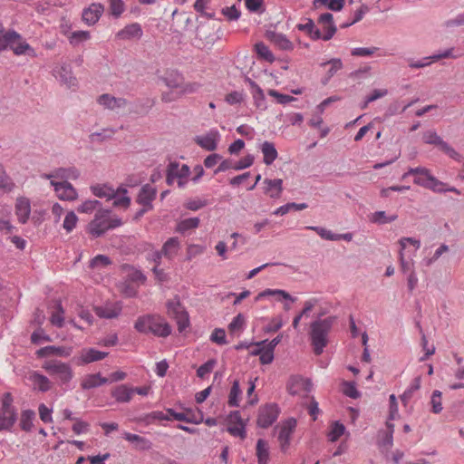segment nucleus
<instances>
[{"label": "nucleus", "instance_id": "obj_1", "mask_svg": "<svg viewBox=\"0 0 464 464\" xmlns=\"http://www.w3.org/2000/svg\"><path fill=\"white\" fill-rule=\"evenodd\" d=\"M335 321V317L328 316L324 319H317L310 325L309 338L314 353L316 355L323 353L328 344V335Z\"/></svg>", "mask_w": 464, "mask_h": 464}, {"label": "nucleus", "instance_id": "obj_2", "mask_svg": "<svg viewBox=\"0 0 464 464\" xmlns=\"http://www.w3.org/2000/svg\"><path fill=\"white\" fill-rule=\"evenodd\" d=\"M122 225L120 218H111V210L99 209L94 218L88 225V232L92 237L103 236L108 230L114 229Z\"/></svg>", "mask_w": 464, "mask_h": 464}, {"label": "nucleus", "instance_id": "obj_3", "mask_svg": "<svg viewBox=\"0 0 464 464\" xmlns=\"http://www.w3.org/2000/svg\"><path fill=\"white\" fill-rule=\"evenodd\" d=\"M413 176V183L424 188L430 189L436 193H441L445 183L434 177L430 170L425 167L410 168L403 175L402 179Z\"/></svg>", "mask_w": 464, "mask_h": 464}, {"label": "nucleus", "instance_id": "obj_4", "mask_svg": "<svg viewBox=\"0 0 464 464\" xmlns=\"http://www.w3.org/2000/svg\"><path fill=\"white\" fill-rule=\"evenodd\" d=\"M400 265L403 274L414 271V263L412 260L416 251L420 247V241L413 237H401L399 240Z\"/></svg>", "mask_w": 464, "mask_h": 464}, {"label": "nucleus", "instance_id": "obj_5", "mask_svg": "<svg viewBox=\"0 0 464 464\" xmlns=\"http://www.w3.org/2000/svg\"><path fill=\"white\" fill-rule=\"evenodd\" d=\"M13 403L12 394L10 392L4 393L0 407V431H11L17 420V409Z\"/></svg>", "mask_w": 464, "mask_h": 464}, {"label": "nucleus", "instance_id": "obj_6", "mask_svg": "<svg viewBox=\"0 0 464 464\" xmlns=\"http://www.w3.org/2000/svg\"><path fill=\"white\" fill-rule=\"evenodd\" d=\"M43 368L53 377L57 379L60 385H67L73 378V371L69 363L59 360H48Z\"/></svg>", "mask_w": 464, "mask_h": 464}, {"label": "nucleus", "instance_id": "obj_7", "mask_svg": "<svg viewBox=\"0 0 464 464\" xmlns=\"http://www.w3.org/2000/svg\"><path fill=\"white\" fill-rule=\"evenodd\" d=\"M280 409L276 403H266L259 407L256 424L258 427L267 429L278 418Z\"/></svg>", "mask_w": 464, "mask_h": 464}, {"label": "nucleus", "instance_id": "obj_8", "mask_svg": "<svg viewBox=\"0 0 464 464\" xmlns=\"http://www.w3.org/2000/svg\"><path fill=\"white\" fill-rule=\"evenodd\" d=\"M296 420L295 418H288L282 421L280 430L278 433V441L280 443V450L285 453L290 446L291 437L296 427Z\"/></svg>", "mask_w": 464, "mask_h": 464}, {"label": "nucleus", "instance_id": "obj_9", "mask_svg": "<svg viewBox=\"0 0 464 464\" xmlns=\"http://www.w3.org/2000/svg\"><path fill=\"white\" fill-rule=\"evenodd\" d=\"M167 308L169 314L173 315L179 324V330L181 332L188 324V313L184 310L179 298L175 296L167 302Z\"/></svg>", "mask_w": 464, "mask_h": 464}, {"label": "nucleus", "instance_id": "obj_10", "mask_svg": "<svg viewBox=\"0 0 464 464\" xmlns=\"http://www.w3.org/2000/svg\"><path fill=\"white\" fill-rule=\"evenodd\" d=\"M220 133L219 131L213 128L210 129L204 135H198L194 138V141L197 145H198L201 149L207 151H214L218 149V142L220 140Z\"/></svg>", "mask_w": 464, "mask_h": 464}, {"label": "nucleus", "instance_id": "obj_11", "mask_svg": "<svg viewBox=\"0 0 464 464\" xmlns=\"http://www.w3.org/2000/svg\"><path fill=\"white\" fill-rule=\"evenodd\" d=\"M51 185L53 187L58 198L62 200L72 201L78 197L76 189L66 180L61 182L51 180Z\"/></svg>", "mask_w": 464, "mask_h": 464}, {"label": "nucleus", "instance_id": "obj_12", "mask_svg": "<svg viewBox=\"0 0 464 464\" xmlns=\"http://www.w3.org/2000/svg\"><path fill=\"white\" fill-rule=\"evenodd\" d=\"M453 49L450 48L443 52L434 53L428 57H423L419 61L409 59V67L412 69H420L430 65L432 62H437L440 59L455 57L452 53Z\"/></svg>", "mask_w": 464, "mask_h": 464}, {"label": "nucleus", "instance_id": "obj_13", "mask_svg": "<svg viewBox=\"0 0 464 464\" xmlns=\"http://www.w3.org/2000/svg\"><path fill=\"white\" fill-rule=\"evenodd\" d=\"M104 12V5L101 3H92L82 10V21L89 26L95 24Z\"/></svg>", "mask_w": 464, "mask_h": 464}, {"label": "nucleus", "instance_id": "obj_14", "mask_svg": "<svg viewBox=\"0 0 464 464\" xmlns=\"http://www.w3.org/2000/svg\"><path fill=\"white\" fill-rule=\"evenodd\" d=\"M54 76L68 88L77 86L78 81L73 75L72 67L70 64L63 63L54 70Z\"/></svg>", "mask_w": 464, "mask_h": 464}, {"label": "nucleus", "instance_id": "obj_15", "mask_svg": "<svg viewBox=\"0 0 464 464\" xmlns=\"http://www.w3.org/2000/svg\"><path fill=\"white\" fill-rule=\"evenodd\" d=\"M157 196V188L150 184H145L141 186L139 194L136 198V202L142 207H147L148 208H153V200Z\"/></svg>", "mask_w": 464, "mask_h": 464}, {"label": "nucleus", "instance_id": "obj_16", "mask_svg": "<svg viewBox=\"0 0 464 464\" xmlns=\"http://www.w3.org/2000/svg\"><path fill=\"white\" fill-rule=\"evenodd\" d=\"M266 37L276 47L282 51H292L294 50V44L288 39V37L282 34L275 31H266Z\"/></svg>", "mask_w": 464, "mask_h": 464}, {"label": "nucleus", "instance_id": "obj_17", "mask_svg": "<svg viewBox=\"0 0 464 464\" xmlns=\"http://www.w3.org/2000/svg\"><path fill=\"white\" fill-rule=\"evenodd\" d=\"M95 314L100 318L113 319L117 318L122 310L120 303L106 304L105 305H97L93 308Z\"/></svg>", "mask_w": 464, "mask_h": 464}, {"label": "nucleus", "instance_id": "obj_18", "mask_svg": "<svg viewBox=\"0 0 464 464\" xmlns=\"http://www.w3.org/2000/svg\"><path fill=\"white\" fill-rule=\"evenodd\" d=\"M14 212L21 224H26L31 214V203L27 198L20 197L16 199Z\"/></svg>", "mask_w": 464, "mask_h": 464}, {"label": "nucleus", "instance_id": "obj_19", "mask_svg": "<svg viewBox=\"0 0 464 464\" xmlns=\"http://www.w3.org/2000/svg\"><path fill=\"white\" fill-rule=\"evenodd\" d=\"M143 34L141 25L139 23H132L126 25L116 34L120 40L140 39Z\"/></svg>", "mask_w": 464, "mask_h": 464}, {"label": "nucleus", "instance_id": "obj_20", "mask_svg": "<svg viewBox=\"0 0 464 464\" xmlns=\"http://www.w3.org/2000/svg\"><path fill=\"white\" fill-rule=\"evenodd\" d=\"M150 334L166 338L171 334V327L160 315L154 314V320H152Z\"/></svg>", "mask_w": 464, "mask_h": 464}, {"label": "nucleus", "instance_id": "obj_21", "mask_svg": "<svg viewBox=\"0 0 464 464\" xmlns=\"http://www.w3.org/2000/svg\"><path fill=\"white\" fill-rule=\"evenodd\" d=\"M109 353L96 350L94 348H84L81 351L79 358L80 364H88L101 361L108 356Z\"/></svg>", "mask_w": 464, "mask_h": 464}, {"label": "nucleus", "instance_id": "obj_22", "mask_svg": "<svg viewBox=\"0 0 464 464\" xmlns=\"http://www.w3.org/2000/svg\"><path fill=\"white\" fill-rule=\"evenodd\" d=\"M98 103L109 110H114L116 108H124L128 101L125 98H116L105 93L99 96Z\"/></svg>", "mask_w": 464, "mask_h": 464}, {"label": "nucleus", "instance_id": "obj_23", "mask_svg": "<svg viewBox=\"0 0 464 464\" xmlns=\"http://www.w3.org/2000/svg\"><path fill=\"white\" fill-rule=\"evenodd\" d=\"M29 381L33 383L34 389L41 392H46L52 387L50 380L37 371L31 372Z\"/></svg>", "mask_w": 464, "mask_h": 464}, {"label": "nucleus", "instance_id": "obj_24", "mask_svg": "<svg viewBox=\"0 0 464 464\" xmlns=\"http://www.w3.org/2000/svg\"><path fill=\"white\" fill-rule=\"evenodd\" d=\"M109 382V379L102 377L100 372L93 374H87L83 377L81 387L83 390H91L100 387Z\"/></svg>", "mask_w": 464, "mask_h": 464}, {"label": "nucleus", "instance_id": "obj_25", "mask_svg": "<svg viewBox=\"0 0 464 464\" xmlns=\"http://www.w3.org/2000/svg\"><path fill=\"white\" fill-rule=\"evenodd\" d=\"M123 438L139 450H149L152 447V443L150 440L137 434L124 432Z\"/></svg>", "mask_w": 464, "mask_h": 464}, {"label": "nucleus", "instance_id": "obj_26", "mask_svg": "<svg viewBox=\"0 0 464 464\" xmlns=\"http://www.w3.org/2000/svg\"><path fill=\"white\" fill-rule=\"evenodd\" d=\"M111 395L119 403H128L132 399V391L126 384H120L111 390Z\"/></svg>", "mask_w": 464, "mask_h": 464}, {"label": "nucleus", "instance_id": "obj_27", "mask_svg": "<svg viewBox=\"0 0 464 464\" xmlns=\"http://www.w3.org/2000/svg\"><path fill=\"white\" fill-rule=\"evenodd\" d=\"M260 150L263 154V162L269 166L277 159L278 152L273 142L266 140L260 145Z\"/></svg>", "mask_w": 464, "mask_h": 464}, {"label": "nucleus", "instance_id": "obj_28", "mask_svg": "<svg viewBox=\"0 0 464 464\" xmlns=\"http://www.w3.org/2000/svg\"><path fill=\"white\" fill-rule=\"evenodd\" d=\"M264 184L265 194H267L272 198H279L283 190V180L281 179H265Z\"/></svg>", "mask_w": 464, "mask_h": 464}, {"label": "nucleus", "instance_id": "obj_29", "mask_svg": "<svg viewBox=\"0 0 464 464\" xmlns=\"http://www.w3.org/2000/svg\"><path fill=\"white\" fill-rule=\"evenodd\" d=\"M71 348L59 347L54 345L45 346L36 352V355L40 358L52 355L68 357L71 355Z\"/></svg>", "mask_w": 464, "mask_h": 464}, {"label": "nucleus", "instance_id": "obj_30", "mask_svg": "<svg viewBox=\"0 0 464 464\" xmlns=\"http://www.w3.org/2000/svg\"><path fill=\"white\" fill-rule=\"evenodd\" d=\"M8 47L13 50L15 55H28L30 57L36 56L34 49L23 40L22 36L21 40H16L14 44H10Z\"/></svg>", "mask_w": 464, "mask_h": 464}, {"label": "nucleus", "instance_id": "obj_31", "mask_svg": "<svg viewBox=\"0 0 464 464\" xmlns=\"http://www.w3.org/2000/svg\"><path fill=\"white\" fill-rule=\"evenodd\" d=\"M305 24H297L296 28L299 31L304 32L307 35L313 40L317 41L322 37V32L320 29L316 28L314 25V22L311 18H305Z\"/></svg>", "mask_w": 464, "mask_h": 464}, {"label": "nucleus", "instance_id": "obj_32", "mask_svg": "<svg viewBox=\"0 0 464 464\" xmlns=\"http://www.w3.org/2000/svg\"><path fill=\"white\" fill-rule=\"evenodd\" d=\"M15 188L13 179L7 174L3 165L0 164V197L12 192Z\"/></svg>", "mask_w": 464, "mask_h": 464}, {"label": "nucleus", "instance_id": "obj_33", "mask_svg": "<svg viewBox=\"0 0 464 464\" xmlns=\"http://www.w3.org/2000/svg\"><path fill=\"white\" fill-rule=\"evenodd\" d=\"M246 82L249 83L250 87L252 88V95L255 102V105L258 109H265L266 108V98L263 90L260 88V86L251 80L250 78L246 79Z\"/></svg>", "mask_w": 464, "mask_h": 464}, {"label": "nucleus", "instance_id": "obj_34", "mask_svg": "<svg viewBox=\"0 0 464 464\" xmlns=\"http://www.w3.org/2000/svg\"><path fill=\"white\" fill-rule=\"evenodd\" d=\"M180 247V243L178 237L169 238L163 245L161 252L169 259H172L177 254Z\"/></svg>", "mask_w": 464, "mask_h": 464}, {"label": "nucleus", "instance_id": "obj_35", "mask_svg": "<svg viewBox=\"0 0 464 464\" xmlns=\"http://www.w3.org/2000/svg\"><path fill=\"white\" fill-rule=\"evenodd\" d=\"M269 296H277L278 300H280V297L285 300H290L291 302H295V298L292 297L286 291L280 290V289H266L262 292H260L256 296V302L260 301L261 299L269 297Z\"/></svg>", "mask_w": 464, "mask_h": 464}, {"label": "nucleus", "instance_id": "obj_36", "mask_svg": "<svg viewBox=\"0 0 464 464\" xmlns=\"http://www.w3.org/2000/svg\"><path fill=\"white\" fill-rule=\"evenodd\" d=\"M16 40H21V34L14 30L0 33V52L6 50L8 45L14 44Z\"/></svg>", "mask_w": 464, "mask_h": 464}, {"label": "nucleus", "instance_id": "obj_37", "mask_svg": "<svg viewBox=\"0 0 464 464\" xmlns=\"http://www.w3.org/2000/svg\"><path fill=\"white\" fill-rule=\"evenodd\" d=\"M152 320H154V314L139 316L134 324L135 330L140 334H150Z\"/></svg>", "mask_w": 464, "mask_h": 464}, {"label": "nucleus", "instance_id": "obj_38", "mask_svg": "<svg viewBox=\"0 0 464 464\" xmlns=\"http://www.w3.org/2000/svg\"><path fill=\"white\" fill-rule=\"evenodd\" d=\"M160 80L169 89H177L181 84L182 77L177 71H169Z\"/></svg>", "mask_w": 464, "mask_h": 464}, {"label": "nucleus", "instance_id": "obj_39", "mask_svg": "<svg viewBox=\"0 0 464 464\" xmlns=\"http://www.w3.org/2000/svg\"><path fill=\"white\" fill-rule=\"evenodd\" d=\"M35 412L33 410H24L21 413L20 427L24 431H31L34 426Z\"/></svg>", "mask_w": 464, "mask_h": 464}, {"label": "nucleus", "instance_id": "obj_40", "mask_svg": "<svg viewBox=\"0 0 464 464\" xmlns=\"http://www.w3.org/2000/svg\"><path fill=\"white\" fill-rule=\"evenodd\" d=\"M200 220L198 218H189L179 221L177 225L176 231L180 234H186L191 229H195L199 226Z\"/></svg>", "mask_w": 464, "mask_h": 464}, {"label": "nucleus", "instance_id": "obj_41", "mask_svg": "<svg viewBox=\"0 0 464 464\" xmlns=\"http://www.w3.org/2000/svg\"><path fill=\"white\" fill-rule=\"evenodd\" d=\"M256 457L258 464H267L269 459V450L267 443L263 439L256 442Z\"/></svg>", "mask_w": 464, "mask_h": 464}, {"label": "nucleus", "instance_id": "obj_42", "mask_svg": "<svg viewBox=\"0 0 464 464\" xmlns=\"http://www.w3.org/2000/svg\"><path fill=\"white\" fill-rule=\"evenodd\" d=\"M307 207L308 206L306 203L290 202V203H286V204L277 208L273 212V214L276 216H284V215L287 214L288 212H290L291 210L300 211V210H304V209L307 208Z\"/></svg>", "mask_w": 464, "mask_h": 464}, {"label": "nucleus", "instance_id": "obj_43", "mask_svg": "<svg viewBox=\"0 0 464 464\" xmlns=\"http://www.w3.org/2000/svg\"><path fill=\"white\" fill-rule=\"evenodd\" d=\"M92 194L98 198H115V190L106 185H94L91 187Z\"/></svg>", "mask_w": 464, "mask_h": 464}, {"label": "nucleus", "instance_id": "obj_44", "mask_svg": "<svg viewBox=\"0 0 464 464\" xmlns=\"http://www.w3.org/2000/svg\"><path fill=\"white\" fill-rule=\"evenodd\" d=\"M242 392L239 387V382L235 380L232 383V387L230 389L228 394L227 404L230 407H238L239 406V398Z\"/></svg>", "mask_w": 464, "mask_h": 464}, {"label": "nucleus", "instance_id": "obj_45", "mask_svg": "<svg viewBox=\"0 0 464 464\" xmlns=\"http://www.w3.org/2000/svg\"><path fill=\"white\" fill-rule=\"evenodd\" d=\"M326 64H330L331 67L327 71L326 78L323 81L324 84L327 83L328 81L339 71L343 68L342 60L339 58H333L327 62L322 63L321 66H325Z\"/></svg>", "mask_w": 464, "mask_h": 464}, {"label": "nucleus", "instance_id": "obj_46", "mask_svg": "<svg viewBox=\"0 0 464 464\" xmlns=\"http://www.w3.org/2000/svg\"><path fill=\"white\" fill-rule=\"evenodd\" d=\"M255 50L259 58L268 62L273 63L275 61V56L272 52L269 50L268 46L263 42H258L255 44Z\"/></svg>", "mask_w": 464, "mask_h": 464}, {"label": "nucleus", "instance_id": "obj_47", "mask_svg": "<svg viewBox=\"0 0 464 464\" xmlns=\"http://www.w3.org/2000/svg\"><path fill=\"white\" fill-rule=\"evenodd\" d=\"M80 176L79 170L74 167L58 168L55 169V178L61 179H76Z\"/></svg>", "mask_w": 464, "mask_h": 464}, {"label": "nucleus", "instance_id": "obj_48", "mask_svg": "<svg viewBox=\"0 0 464 464\" xmlns=\"http://www.w3.org/2000/svg\"><path fill=\"white\" fill-rule=\"evenodd\" d=\"M54 308H55V311L53 312V314H52L51 323L53 325L61 328V327L63 326V322H64L63 314H64V310H63V305H62L60 301H56L55 302Z\"/></svg>", "mask_w": 464, "mask_h": 464}, {"label": "nucleus", "instance_id": "obj_49", "mask_svg": "<svg viewBox=\"0 0 464 464\" xmlns=\"http://www.w3.org/2000/svg\"><path fill=\"white\" fill-rule=\"evenodd\" d=\"M420 387V377H415L410 386L404 391V392L401 395V401L402 403L406 404L409 400L412 397L413 393L418 391Z\"/></svg>", "mask_w": 464, "mask_h": 464}, {"label": "nucleus", "instance_id": "obj_50", "mask_svg": "<svg viewBox=\"0 0 464 464\" xmlns=\"http://www.w3.org/2000/svg\"><path fill=\"white\" fill-rule=\"evenodd\" d=\"M424 142L427 144L434 145L442 149L443 144L446 143L434 130H428L423 135Z\"/></svg>", "mask_w": 464, "mask_h": 464}, {"label": "nucleus", "instance_id": "obj_51", "mask_svg": "<svg viewBox=\"0 0 464 464\" xmlns=\"http://www.w3.org/2000/svg\"><path fill=\"white\" fill-rule=\"evenodd\" d=\"M127 189L121 188L118 191H115V198H112L114 199L113 205L115 207H123L128 208L130 204V198L126 196Z\"/></svg>", "mask_w": 464, "mask_h": 464}, {"label": "nucleus", "instance_id": "obj_52", "mask_svg": "<svg viewBox=\"0 0 464 464\" xmlns=\"http://www.w3.org/2000/svg\"><path fill=\"white\" fill-rule=\"evenodd\" d=\"M397 219V215L386 216L385 211H376L372 215L371 221L379 225L393 222Z\"/></svg>", "mask_w": 464, "mask_h": 464}, {"label": "nucleus", "instance_id": "obj_53", "mask_svg": "<svg viewBox=\"0 0 464 464\" xmlns=\"http://www.w3.org/2000/svg\"><path fill=\"white\" fill-rule=\"evenodd\" d=\"M343 393L352 399H358L361 396L354 382L343 381L342 383Z\"/></svg>", "mask_w": 464, "mask_h": 464}, {"label": "nucleus", "instance_id": "obj_54", "mask_svg": "<svg viewBox=\"0 0 464 464\" xmlns=\"http://www.w3.org/2000/svg\"><path fill=\"white\" fill-rule=\"evenodd\" d=\"M217 365L216 359H209L205 363L200 365L197 370V376L200 379H204L207 375H208Z\"/></svg>", "mask_w": 464, "mask_h": 464}, {"label": "nucleus", "instance_id": "obj_55", "mask_svg": "<svg viewBox=\"0 0 464 464\" xmlns=\"http://www.w3.org/2000/svg\"><path fill=\"white\" fill-rule=\"evenodd\" d=\"M324 5L332 11H341L344 5V0H314V5Z\"/></svg>", "mask_w": 464, "mask_h": 464}, {"label": "nucleus", "instance_id": "obj_56", "mask_svg": "<svg viewBox=\"0 0 464 464\" xmlns=\"http://www.w3.org/2000/svg\"><path fill=\"white\" fill-rule=\"evenodd\" d=\"M441 392L435 390L432 392L431 399H430V404H431V411L435 414H439L441 412L443 407H442V401H441Z\"/></svg>", "mask_w": 464, "mask_h": 464}, {"label": "nucleus", "instance_id": "obj_57", "mask_svg": "<svg viewBox=\"0 0 464 464\" xmlns=\"http://www.w3.org/2000/svg\"><path fill=\"white\" fill-rule=\"evenodd\" d=\"M305 229L316 232L323 239L334 241L335 233L318 226H307Z\"/></svg>", "mask_w": 464, "mask_h": 464}, {"label": "nucleus", "instance_id": "obj_58", "mask_svg": "<svg viewBox=\"0 0 464 464\" xmlns=\"http://www.w3.org/2000/svg\"><path fill=\"white\" fill-rule=\"evenodd\" d=\"M246 325V318L242 314H237L228 324V329L232 333L242 331Z\"/></svg>", "mask_w": 464, "mask_h": 464}, {"label": "nucleus", "instance_id": "obj_59", "mask_svg": "<svg viewBox=\"0 0 464 464\" xmlns=\"http://www.w3.org/2000/svg\"><path fill=\"white\" fill-rule=\"evenodd\" d=\"M101 205L102 203L97 199H89L85 200L82 205H80L77 208V210L80 213H92Z\"/></svg>", "mask_w": 464, "mask_h": 464}, {"label": "nucleus", "instance_id": "obj_60", "mask_svg": "<svg viewBox=\"0 0 464 464\" xmlns=\"http://www.w3.org/2000/svg\"><path fill=\"white\" fill-rule=\"evenodd\" d=\"M245 5L250 13L262 14L265 11L264 0H245Z\"/></svg>", "mask_w": 464, "mask_h": 464}, {"label": "nucleus", "instance_id": "obj_61", "mask_svg": "<svg viewBox=\"0 0 464 464\" xmlns=\"http://www.w3.org/2000/svg\"><path fill=\"white\" fill-rule=\"evenodd\" d=\"M78 221V218L73 211H70L66 214L63 227L68 232H72L73 228L76 227Z\"/></svg>", "mask_w": 464, "mask_h": 464}, {"label": "nucleus", "instance_id": "obj_62", "mask_svg": "<svg viewBox=\"0 0 464 464\" xmlns=\"http://www.w3.org/2000/svg\"><path fill=\"white\" fill-rule=\"evenodd\" d=\"M111 264L109 256L104 255H97L90 261V267L92 268H102Z\"/></svg>", "mask_w": 464, "mask_h": 464}, {"label": "nucleus", "instance_id": "obj_63", "mask_svg": "<svg viewBox=\"0 0 464 464\" xmlns=\"http://www.w3.org/2000/svg\"><path fill=\"white\" fill-rule=\"evenodd\" d=\"M88 39H90V33L88 31H74L72 33L69 41L72 44L77 45Z\"/></svg>", "mask_w": 464, "mask_h": 464}, {"label": "nucleus", "instance_id": "obj_64", "mask_svg": "<svg viewBox=\"0 0 464 464\" xmlns=\"http://www.w3.org/2000/svg\"><path fill=\"white\" fill-rule=\"evenodd\" d=\"M221 13L227 18L229 21H237L239 19L241 15V12L237 8L235 5L230 7L222 8Z\"/></svg>", "mask_w": 464, "mask_h": 464}]
</instances>
